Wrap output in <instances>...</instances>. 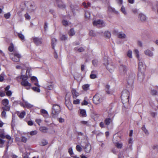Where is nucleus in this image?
Returning a JSON list of instances; mask_svg holds the SVG:
<instances>
[{
  "label": "nucleus",
  "instance_id": "1",
  "mask_svg": "<svg viewBox=\"0 0 158 158\" xmlns=\"http://www.w3.org/2000/svg\"><path fill=\"white\" fill-rule=\"evenodd\" d=\"M139 64L138 65V77H140L142 75V79L144 77V71L145 69V66L144 64L143 60L142 59H138Z\"/></svg>",
  "mask_w": 158,
  "mask_h": 158
},
{
  "label": "nucleus",
  "instance_id": "2",
  "mask_svg": "<svg viewBox=\"0 0 158 158\" xmlns=\"http://www.w3.org/2000/svg\"><path fill=\"white\" fill-rule=\"evenodd\" d=\"M121 139V137L118 135V134H115L113 135V143L115 146L118 148H121L123 146V144L120 142Z\"/></svg>",
  "mask_w": 158,
  "mask_h": 158
},
{
  "label": "nucleus",
  "instance_id": "3",
  "mask_svg": "<svg viewBox=\"0 0 158 158\" xmlns=\"http://www.w3.org/2000/svg\"><path fill=\"white\" fill-rule=\"evenodd\" d=\"M28 77L24 75H22L20 77V78L22 79V81L21 82V84L24 87H26V89H30L31 86V84L28 82L27 81Z\"/></svg>",
  "mask_w": 158,
  "mask_h": 158
},
{
  "label": "nucleus",
  "instance_id": "4",
  "mask_svg": "<svg viewBox=\"0 0 158 158\" xmlns=\"http://www.w3.org/2000/svg\"><path fill=\"white\" fill-rule=\"evenodd\" d=\"M129 93L127 90H124L122 92L121 98L123 104L129 102Z\"/></svg>",
  "mask_w": 158,
  "mask_h": 158
},
{
  "label": "nucleus",
  "instance_id": "5",
  "mask_svg": "<svg viewBox=\"0 0 158 158\" xmlns=\"http://www.w3.org/2000/svg\"><path fill=\"white\" fill-rule=\"evenodd\" d=\"M52 115L54 117L57 115L60 111V106L57 105H54L52 107Z\"/></svg>",
  "mask_w": 158,
  "mask_h": 158
},
{
  "label": "nucleus",
  "instance_id": "6",
  "mask_svg": "<svg viewBox=\"0 0 158 158\" xmlns=\"http://www.w3.org/2000/svg\"><path fill=\"white\" fill-rule=\"evenodd\" d=\"M103 100L102 97L100 94H96L93 98L94 103L96 104H98L102 102Z\"/></svg>",
  "mask_w": 158,
  "mask_h": 158
},
{
  "label": "nucleus",
  "instance_id": "7",
  "mask_svg": "<svg viewBox=\"0 0 158 158\" xmlns=\"http://www.w3.org/2000/svg\"><path fill=\"white\" fill-rule=\"evenodd\" d=\"M93 24L94 26L100 27L105 26V24L103 20L100 19L98 20H94L93 22Z\"/></svg>",
  "mask_w": 158,
  "mask_h": 158
},
{
  "label": "nucleus",
  "instance_id": "8",
  "mask_svg": "<svg viewBox=\"0 0 158 158\" xmlns=\"http://www.w3.org/2000/svg\"><path fill=\"white\" fill-rule=\"evenodd\" d=\"M33 41L34 44L37 46L41 44L42 43V38L38 37H32Z\"/></svg>",
  "mask_w": 158,
  "mask_h": 158
},
{
  "label": "nucleus",
  "instance_id": "9",
  "mask_svg": "<svg viewBox=\"0 0 158 158\" xmlns=\"http://www.w3.org/2000/svg\"><path fill=\"white\" fill-rule=\"evenodd\" d=\"M127 70V68L126 66L121 64L119 67V71L122 74H125Z\"/></svg>",
  "mask_w": 158,
  "mask_h": 158
},
{
  "label": "nucleus",
  "instance_id": "10",
  "mask_svg": "<svg viewBox=\"0 0 158 158\" xmlns=\"http://www.w3.org/2000/svg\"><path fill=\"white\" fill-rule=\"evenodd\" d=\"M13 55L14 57L11 58L12 60L15 62H19V60L20 58L21 57L20 55L17 53H15Z\"/></svg>",
  "mask_w": 158,
  "mask_h": 158
},
{
  "label": "nucleus",
  "instance_id": "11",
  "mask_svg": "<svg viewBox=\"0 0 158 158\" xmlns=\"http://www.w3.org/2000/svg\"><path fill=\"white\" fill-rule=\"evenodd\" d=\"M56 3L59 8L61 9L65 8V6L61 0H56Z\"/></svg>",
  "mask_w": 158,
  "mask_h": 158
},
{
  "label": "nucleus",
  "instance_id": "12",
  "mask_svg": "<svg viewBox=\"0 0 158 158\" xmlns=\"http://www.w3.org/2000/svg\"><path fill=\"white\" fill-rule=\"evenodd\" d=\"M106 68L110 73L113 72L114 69V65L112 63L108 64L106 66Z\"/></svg>",
  "mask_w": 158,
  "mask_h": 158
},
{
  "label": "nucleus",
  "instance_id": "13",
  "mask_svg": "<svg viewBox=\"0 0 158 158\" xmlns=\"http://www.w3.org/2000/svg\"><path fill=\"white\" fill-rule=\"evenodd\" d=\"M135 74L134 73H132L130 75L128 79V83H133L135 78Z\"/></svg>",
  "mask_w": 158,
  "mask_h": 158
},
{
  "label": "nucleus",
  "instance_id": "14",
  "mask_svg": "<svg viewBox=\"0 0 158 158\" xmlns=\"http://www.w3.org/2000/svg\"><path fill=\"white\" fill-rule=\"evenodd\" d=\"M71 92L73 98H75L79 96V94L76 91V89H73Z\"/></svg>",
  "mask_w": 158,
  "mask_h": 158
},
{
  "label": "nucleus",
  "instance_id": "15",
  "mask_svg": "<svg viewBox=\"0 0 158 158\" xmlns=\"http://www.w3.org/2000/svg\"><path fill=\"white\" fill-rule=\"evenodd\" d=\"M112 119L110 118H106L104 120V123L106 125L108 126L112 122Z\"/></svg>",
  "mask_w": 158,
  "mask_h": 158
},
{
  "label": "nucleus",
  "instance_id": "16",
  "mask_svg": "<svg viewBox=\"0 0 158 158\" xmlns=\"http://www.w3.org/2000/svg\"><path fill=\"white\" fill-rule=\"evenodd\" d=\"M80 114L83 117H86L87 116L86 111L84 109H80Z\"/></svg>",
  "mask_w": 158,
  "mask_h": 158
},
{
  "label": "nucleus",
  "instance_id": "17",
  "mask_svg": "<svg viewBox=\"0 0 158 158\" xmlns=\"http://www.w3.org/2000/svg\"><path fill=\"white\" fill-rule=\"evenodd\" d=\"M39 130L42 132L46 133L47 132L48 129L45 127H40Z\"/></svg>",
  "mask_w": 158,
  "mask_h": 158
},
{
  "label": "nucleus",
  "instance_id": "18",
  "mask_svg": "<svg viewBox=\"0 0 158 158\" xmlns=\"http://www.w3.org/2000/svg\"><path fill=\"white\" fill-rule=\"evenodd\" d=\"M40 112H41L42 114L44 117H47L48 115L47 111L44 109H42L41 110Z\"/></svg>",
  "mask_w": 158,
  "mask_h": 158
},
{
  "label": "nucleus",
  "instance_id": "19",
  "mask_svg": "<svg viewBox=\"0 0 158 158\" xmlns=\"http://www.w3.org/2000/svg\"><path fill=\"white\" fill-rule=\"evenodd\" d=\"M25 103V105H23L24 107H26L27 108H31L33 106L30 103H28L27 101H24L23 100Z\"/></svg>",
  "mask_w": 158,
  "mask_h": 158
},
{
  "label": "nucleus",
  "instance_id": "20",
  "mask_svg": "<svg viewBox=\"0 0 158 158\" xmlns=\"http://www.w3.org/2000/svg\"><path fill=\"white\" fill-rule=\"evenodd\" d=\"M96 72L94 71H92L91 74L90 75V77L91 79H94L97 77V75L94 74V73H96Z\"/></svg>",
  "mask_w": 158,
  "mask_h": 158
},
{
  "label": "nucleus",
  "instance_id": "21",
  "mask_svg": "<svg viewBox=\"0 0 158 158\" xmlns=\"http://www.w3.org/2000/svg\"><path fill=\"white\" fill-rule=\"evenodd\" d=\"M139 18L140 19V20L142 21H145L146 19V17L145 15L143 14H139Z\"/></svg>",
  "mask_w": 158,
  "mask_h": 158
},
{
  "label": "nucleus",
  "instance_id": "22",
  "mask_svg": "<svg viewBox=\"0 0 158 158\" xmlns=\"http://www.w3.org/2000/svg\"><path fill=\"white\" fill-rule=\"evenodd\" d=\"M142 130L143 131L145 134L148 135H149V133L148 130L145 127V126L143 125L141 128Z\"/></svg>",
  "mask_w": 158,
  "mask_h": 158
},
{
  "label": "nucleus",
  "instance_id": "23",
  "mask_svg": "<svg viewBox=\"0 0 158 158\" xmlns=\"http://www.w3.org/2000/svg\"><path fill=\"white\" fill-rule=\"evenodd\" d=\"M145 54L151 57L152 56L153 53L151 51L149 50H147L144 52Z\"/></svg>",
  "mask_w": 158,
  "mask_h": 158
},
{
  "label": "nucleus",
  "instance_id": "24",
  "mask_svg": "<svg viewBox=\"0 0 158 158\" xmlns=\"http://www.w3.org/2000/svg\"><path fill=\"white\" fill-rule=\"evenodd\" d=\"M56 40L54 38H52V46L53 48H54V46L56 44Z\"/></svg>",
  "mask_w": 158,
  "mask_h": 158
},
{
  "label": "nucleus",
  "instance_id": "25",
  "mask_svg": "<svg viewBox=\"0 0 158 158\" xmlns=\"http://www.w3.org/2000/svg\"><path fill=\"white\" fill-rule=\"evenodd\" d=\"M75 31H74L73 28H72L70 30L69 32V34L70 36H72L75 35Z\"/></svg>",
  "mask_w": 158,
  "mask_h": 158
},
{
  "label": "nucleus",
  "instance_id": "26",
  "mask_svg": "<svg viewBox=\"0 0 158 158\" xmlns=\"http://www.w3.org/2000/svg\"><path fill=\"white\" fill-rule=\"evenodd\" d=\"M71 8V10H72V12L73 13V14L74 15H75V10H77L78 9H77V6H73L71 5L70 6Z\"/></svg>",
  "mask_w": 158,
  "mask_h": 158
},
{
  "label": "nucleus",
  "instance_id": "27",
  "mask_svg": "<svg viewBox=\"0 0 158 158\" xmlns=\"http://www.w3.org/2000/svg\"><path fill=\"white\" fill-rule=\"evenodd\" d=\"M104 35L107 38H109L111 36V34L110 32L108 31H106L104 33Z\"/></svg>",
  "mask_w": 158,
  "mask_h": 158
},
{
  "label": "nucleus",
  "instance_id": "28",
  "mask_svg": "<svg viewBox=\"0 0 158 158\" xmlns=\"http://www.w3.org/2000/svg\"><path fill=\"white\" fill-rule=\"evenodd\" d=\"M25 114L26 113L25 111H23L19 114L18 113V115L20 118H23Z\"/></svg>",
  "mask_w": 158,
  "mask_h": 158
},
{
  "label": "nucleus",
  "instance_id": "29",
  "mask_svg": "<svg viewBox=\"0 0 158 158\" xmlns=\"http://www.w3.org/2000/svg\"><path fill=\"white\" fill-rule=\"evenodd\" d=\"M157 92L156 90L154 89H151V90L150 94L153 96L157 95Z\"/></svg>",
  "mask_w": 158,
  "mask_h": 158
},
{
  "label": "nucleus",
  "instance_id": "30",
  "mask_svg": "<svg viewBox=\"0 0 158 158\" xmlns=\"http://www.w3.org/2000/svg\"><path fill=\"white\" fill-rule=\"evenodd\" d=\"M89 85L88 84H85L82 86L83 89L85 91H86L89 89Z\"/></svg>",
  "mask_w": 158,
  "mask_h": 158
},
{
  "label": "nucleus",
  "instance_id": "31",
  "mask_svg": "<svg viewBox=\"0 0 158 158\" xmlns=\"http://www.w3.org/2000/svg\"><path fill=\"white\" fill-rule=\"evenodd\" d=\"M8 100L7 99H5L2 101V104L4 106L8 105Z\"/></svg>",
  "mask_w": 158,
  "mask_h": 158
},
{
  "label": "nucleus",
  "instance_id": "32",
  "mask_svg": "<svg viewBox=\"0 0 158 158\" xmlns=\"http://www.w3.org/2000/svg\"><path fill=\"white\" fill-rule=\"evenodd\" d=\"M19 37L22 40H23L24 39V37L21 33H17Z\"/></svg>",
  "mask_w": 158,
  "mask_h": 158
},
{
  "label": "nucleus",
  "instance_id": "33",
  "mask_svg": "<svg viewBox=\"0 0 158 158\" xmlns=\"http://www.w3.org/2000/svg\"><path fill=\"white\" fill-rule=\"evenodd\" d=\"M118 37L120 39H124L126 37V35L124 34L119 33L118 35Z\"/></svg>",
  "mask_w": 158,
  "mask_h": 158
},
{
  "label": "nucleus",
  "instance_id": "34",
  "mask_svg": "<svg viewBox=\"0 0 158 158\" xmlns=\"http://www.w3.org/2000/svg\"><path fill=\"white\" fill-rule=\"evenodd\" d=\"M30 154L29 152L28 153L27 152H25L23 155V158H30L28 156Z\"/></svg>",
  "mask_w": 158,
  "mask_h": 158
},
{
  "label": "nucleus",
  "instance_id": "35",
  "mask_svg": "<svg viewBox=\"0 0 158 158\" xmlns=\"http://www.w3.org/2000/svg\"><path fill=\"white\" fill-rule=\"evenodd\" d=\"M62 23L63 25L65 26H68L70 24V23H69L67 21L65 20H64L62 21Z\"/></svg>",
  "mask_w": 158,
  "mask_h": 158
},
{
  "label": "nucleus",
  "instance_id": "36",
  "mask_svg": "<svg viewBox=\"0 0 158 158\" xmlns=\"http://www.w3.org/2000/svg\"><path fill=\"white\" fill-rule=\"evenodd\" d=\"M35 9V6L31 4L30 5V8H29V10L31 12H32L34 11Z\"/></svg>",
  "mask_w": 158,
  "mask_h": 158
},
{
  "label": "nucleus",
  "instance_id": "37",
  "mask_svg": "<svg viewBox=\"0 0 158 158\" xmlns=\"http://www.w3.org/2000/svg\"><path fill=\"white\" fill-rule=\"evenodd\" d=\"M4 106V107H2V108L3 109V110L5 111H8L10 110V107L8 105L5 106Z\"/></svg>",
  "mask_w": 158,
  "mask_h": 158
},
{
  "label": "nucleus",
  "instance_id": "38",
  "mask_svg": "<svg viewBox=\"0 0 158 158\" xmlns=\"http://www.w3.org/2000/svg\"><path fill=\"white\" fill-rule=\"evenodd\" d=\"M67 37L66 35H62L60 37V39L61 40H67Z\"/></svg>",
  "mask_w": 158,
  "mask_h": 158
},
{
  "label": "nucleus",
  "instance_id": "39",
  "mask_svg": "<svg viewBox=\"0 0 158 158\" xmlns=\"http://www.w3.org/2000/svg\"><path fill=\"white\" fill-rule=\"evenodd\" d=\"M90 17V13L88 11H86L85 12V18L88 19H89Z\"/></svg>",
  "mask_w": 158,
  "mask_h": 158
},
{
  "label": "nucleus",
  "instance_id": "40",
  "mask_svg": "<svg viewBox=\"0 0 158 158\" xmlns=\"http://www.w3.org/2000/svg\"><path fill=\"white\" fill-rule=\"evenodd\" d=\"M32 89L35 91H36L38 92H40V89L37 87H33L31 88Z\"/></svg>",
  "mask_w": 158,
  "mask_h": 158
},
{
  "label": "nucleus",
  "instance_id": "41",
  "mask_svg": "<svg viewBox=\"0 0 158 158\" xmlns=\"http://www.w3.org/2000/svg\"><path fill=\"white\" fill-rule=\"evenodd\" d=\"M47 143L48 142L46 140H43L40 143V145L41 146H45L47 144Z\"/></svg>",
  "mask_w": 158,
  "mask_h": 158
},
{
  "label": "nucleus",
  "instance_id": "42",
  "mask_svg": "<svg viewBox=\"0 0 158 158\" xmlns=\"http://www.w3.org/2000/svg\"><path fill=\"white\" fill-rule=\"evenodd\" d=\"M89 34V35L91 36H96L95 32L93 30L90 31Z\"/></svg>",
  "mask_w": 158,
  "mask_h": 158
},
{
  "label": "nucleus",
  "instance_id": "43",
  "mask_svg": "<svg viewBox=\"0 0 158 158\" xmlns=\"http://www.w3.org/2000/svg\"><path fill=\"white\" fill-rule=\"evenodd\" d=\"M110 87V86L108 85H106V91L107 93L108 94H110V92L109 91Z\"/></svg>",
  "mask_w": 158,
  "mask_h": 158
},
{
  "label": "nucleus",
  "instance_id": "44",
  "mask_svg": "<svg viewBox=\"0 0 158 158\" xmlns=\"http://www.w3.org/2000/svg\"><path fill=\"white\" fill-rule=\"evenodd\" d=\"M31 80L33 82H34V81L38 82V80L37 78L33 76L31 78Z\"/></svg>",
  "mask_w": 158,
  "mask_h": 158
},
{
  "label": "nucleus",
  "instance_id": "45",
  "mask_svg": "<svg viewBox=\"0 0 158 158\" xmlns=\"http://www.w3.org/2000/svg\"><path fill=\"white\" fill-rule=\"evenodd\" d=\"M75 50H77L78 52H83L84 50V49L82 47H81L78 49H77V48H75Z\"/></svg>",
  "mask_w": 158,
  "mask_h": 158
},
{
  "label": "nucleus",
  "instance_id": "46",
  "mask_svg": "<svg viewBox=\"0 0 158 158\" xmlns=\"http://www.w3.org/2000/svg\"><path fill=\"white\" fill-rule=\"evenodd\" d=\"M132 52L131 51L129 50L128 51L127 53V56L130 58H131L132 57Z\"/></svg>",
  "mask_w": 158,
  "mask_h": 158
},
{
  "label": "nucleus",
  "instance_id": "47",
  "mask_svg": "<svg viewBox=\"0 0 158 158\" xmlns=\"http://www.w3.org/2000/svg\"><path fill=\"white\" fill-rule=\"evenodd\" d=\"M4 73H2L0 75V81L2 82L4 80Z\"/></svg>",
  "mask_w": 158,
  "mask_h": 158
},
{
  "label": "nucleus",
  "instance_id": "48",
  "mask_svg": "<svg viewBox=\"0 0 158 158\" xmlns=\"http://www.w3.org/2000/svg\"><path fill=\"white\" fill-rule=\"evenodd\" d=\"M134 52L136 54V57H137V58L138 59H139V52L138 50L137 49H135L134 50Z\"/></svg>",
  "mask_w": 158,
  "mask_h": 158
},
{
  "label": "nucleus",
  "instance_id": "49",
  "mask_svg": "<svg viewBox=\"0 0 158 158\" xmlns=\"http://www.w3.org/2000/svg\"><path fill=\"white\" fill-rule=\"evenodd\" d=\"M121 11L125 15L126 14V12L125 11V7L123 6H122L121 8Z\"/></svg>",
  "mask_w": 158,
  "mask_h": 158
},
{
  "label": "nucleus",
  "instance_id": "50",
  "mask_svg": "<svg viewBox=\"0 0 158 158\" xmlns=\"http://www.w3.org/2000/svg\"><path fill=\"white\" fill-rule=\"evenodd\" d=\"M14 49V46L12 44L8 48V50L10 52H12L13 51Z\"/></svg>",
  "mask_w": 158,
  "mask_h": 158
},
{
  "label": "nucleus",
  "instance_id": "51",
  "mask_svg": "<svg viewBox=\"0 0 158 158\" xmlns=\"http://www.w3.org/2000/svg\"><path fill=\"white\" fill-rule=\"evenodd\" d=\"M10 15V13H8L7 14H5L4 15V17L6 19H9Z\"/></svg>",
  "mask_w": 158,
  "mask_h": 158
},
{
  "label": "nucleus",
  "instance_id": "52",
  "mask_svg": "<svg viewBox=\"0 0 158 158\" xmlns=\"http://www.w3.org/2000/svg\"><path fill=\"white\" fill-rule=\"evenodd\" d=\"M80 123L82 124H83V125H86V126H88V121H81L80 122Z\"/></svg>",
  "mask_w": 158,
  "mask_h": 158
},
{
  "label": "nucleus",
  "instance_id": "53",
  "mask_svg": "<svg viewBox=\"0 0 158 158\" xmlns=\"http://www.w3.org/2000/svg\"><path fill=\"white\" fill-rule=\"evenodd\" d=\"M68 152L71 155V156L72 157V156H72V155L73 154V152L72 150V149H69Z\"/></svg>",
  "mask_w": 158,
  "mask_h": 158
},
{
  "label": "nucleus",
  "instance_id": "54",
  "mask_svg": "<svg viewBox=\"0 0 158 158\" xmlns=\"http://www.w3.org/2000/svg\"><path fill=\"white\" fill-rule=\"evenodd\" d=\"M37 131H31L30 132V135H35L37 134Z\"/></svg>",
  "mask_w": 158,
  "mask_h": 158
},
{
  "label": "nucleus",
  "instance_id": "55",
  "mask_svg": "<svg viewBox=\"0 0 158 158\" xmlns=\"http://www.w3.org/2000/svg\"><path fill=\"white\" fill-rule=\"evenodd\" d=\"M5 141L3 139L0 138V147L2 148V145L4 143Z\"/></svg>",
  "mask_w": 158,
  "mask_h": 158
},
{
  "label": "nucleus",
  "instance_id": "56",
  "mask_svg": "<svg viewBox=\"0 0 158 158\" xmlns=\"http://www.w3.org/2000/svg\"><path fill=\"white\" fill-rule=\"evenodd\" d=\"M21 141L23 142L24 143H26L27 141V139L24 136H23L22 137V139H21Z\"/></svg>",
  "mask_w": 158,
  "mask_h": 158
},
{
  "label": "nucleus",
  "instance_id": "57",
  "mask_svg": "<svg viewBox=\"0 0 158 158\" xmlns=\"http://www.w3.org/2000/svg\"><path fill=\"white\" fill-rule=\"evenodd\" d=\"M80 101L79 99H76L74 100L73 102V103L75 104H78L79 103Z\"/></svg>",
  "mask_w": 158,
  "mask_h": 158
},
{
  "label": "nucleus",
  "instance_id": "58",
  "mask_svg": "<svg viewBox=\"0 0 158 158\" xmlns=\"http://www.w3.org/2000/svg\"><path fill=\"white\" fill-rule=\"evenodd\" d=\"M92 63L94 66H96L97 65L98 61L96 60H92Z\"/></svg>",
  "mask_w": 158,
  "mask_h": 158
},
{
  "label": "nucleus",
  "instance_id": "59",
  "mask_svg": "<svg viewBox=\"0 0 158 158\" xmlns=\"http://www.w3.org/2000/svg\"><path fill=\"white\" fill-rule=\"evenodd\" d=\"M109 10L110 11H112V12L115 13H117V12H116L115 11L114 9V8H109Z\"/></svg>",
  "mask_w": 158,
  "mask_h": 158
},
{
  "label": "nucleus",
  "instance_id": "60",
  "mask_svg": "<svg viewBox=\"0 0 158 158\" xmlns=\"http://www.w3.org/2000/svg\"><path fill=\"white\" fill-rule=\"evenodd\" d=\"M6 94L8 96H10L12 94V92L10 90L7 91Z\"/></svg>",
  "mask_w": 158,
  "mask_h": 158
},
{
  "label": "nucleus",
  "instance_id": "61",
  "mask_svg": "<svg viewBox=\"0 0 158 158\" xmlns=\"http://www.w3.org/2000/svg\"><path fill=\"white\" fill-rule=\"evenodd\" d=\"M25 17L27 19H30V16L28 13H26L25 15Z\"/></svg>",
  "mask_w": 158,
  "mask_h": 158
},
{
  "label": "nucleus",
  "instance_id": "62",
  "mask_svg": "<svg viewBox=\"0 0 158 158\" xmlns=\"http://www.w3.org/2000/svg\"><path fill=\"white\" fill-rule=\"evenodd\" d=\"M1 114L2 117H6V113L4 110L2 112Z\"/></svg>",
  "mask_w": 158,
  "mask_h": 158
},
{
  "label": "nucleus",
  "instance_id": "63",
  "mask_svg": "<svg viewBox=\"0 0 158 158\" xmlns=\"http://www.w3.org/2000/svg\"><path fill=\"white\" fill-rule=\"evenodd\" d=\"M88 102L85 100L84 99L83 101V103H82V105H87L88 104Z\"/></svg>",
  "mask_w": 158,
  "mask_h": 158
},
{
  "label": "nucleus",
  "instance_id": "64",
  "mask_svg": "<svg viewBox=\"0 0 158 158\" xmlns=\"http://www.w3.org/2000/svg\"><path fill=\"white\" fill-rule=\"evenodd\" d=\"M28 124L30 126H31L33 124V123L32 121H29L27 122Z\"/></svg>",
  "mask_w": 158,
  "mask_h": 158
}]
</instances>
